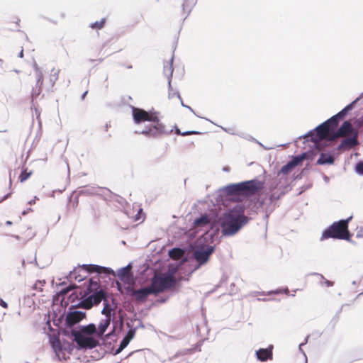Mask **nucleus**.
<instances>
[{
    "mask_svg": "<svg viewBox=\"0 0 363 363\" xmlns=\"http://www.w3.org/2000/svg\"><path fill=\"white\" fill-rule=\"evenodd\" d=\"M334 158L329 154L322 153L317 161L318 164H333Z\"/></svg>",
    "mask_w": 363,
    "mask_h": 363,
    "instance_id": "obj_22",
    "label": "nucleus"
},
{
    "mask_svg": "<svg viewBox=\"0 0 363 363\" xmlns=\"http://www.w3.org/2000/svg\"><path fill=\"white\" fill-rule=\"evenodd\" d=\"M45 281H44V280H43V281H38L35 284V285H34V288H35V289H39L40 291H42V288H41V287H42V286H43L45 285Z\"/></svg>",
    "mask_w": 363,
    "mask_h": 363,
    "instance_id": "obj_35",
    "label": "nucleus"
},
{
    "mask_svg": "<svg viewBox=\"0 0 363 363\" xmlns=\"http://www.w3.org/2000/svg\"><path fill=\"white\" fill-rule=\"evenodd\" d=\"M86 316V313L79 311H71L66 316V324L69 327H72L75 324L80 322Z\"/></svg>",
    "mask_w": 363,
    "mask_h": 363,
    "instance_id": "obj_13",
    "label": "nucleus"
},
{
    "mask_svg": "<svg viewBox=\"0 0 363 363\" xmlns=\"http://www.w3.org/2000/svg\"><path fill=\"white\" fill-rule=\"evenodd\" d=\"M333 118H330L316 128L317 137L319 140H323L328 137L330 130H334L337 127H333Z\"/></svg>",
    "mask_w": 363,
    "mask_h": 363,
    "instance_id": "obj_11",
    "label": "nucleus"
},
{
    "mask_svg": "<svg viewBox=\"0 0 363 363\" xmlns=\"http://www.w3.org/2000/svg\"><path fill=\"white\" fill-rule=\"evenodd\" d=\"M249 219L244 215V209L236 206L223 213L219 218V224L223 235L232 236L244 226Z\"/></svg>",
    "mask_w": 363,
    "mask_h": 363,
    "instance_id": "obj_1",
    "label": "nucleus"
},
{
    "mask_svg": "<svg viewBox=\"0 0 363 363\" xmlns=\"http://www.w3.org/2000/svg\"><path fill=\"white\" fill-rule=\"evenodd\" d=\"M33 172L32 171H28L27 168H23L21 173L18 176V181L21 183H23L26 182L27 179L30 178V177L32 175Z\"/></svg>",
    "mask_w": 363,
    "mask_h": 363,
    "instance_id": "obj_26",
    "label": "nucleus"
},
{
    "mask_svg": "<svg viewBox=\"0 0 363 363\" xmlns=\"http://www.w3.org/2000/svg\"><path fill=\"white\" fill-rule=\"evenodd\" d=\"M52 347L55 349L60 348L61 347V344H60V340L58 339L52 340Z\"/></svg>",
    "mask_w": 363,
    "mask_h": 363,
    "instance_id": "obj_37",
    "label": "nucleus"
},
{
    "mask_svg": "<svg viewBox=\"0 0 363 363\" xmlns=\"http://www.w3.org/2000/svg\"><path fill=\"white\" fill-rule=\"evenodd\" d=\"M78 269H75L70 274L71 278H74L75 279H77V273Z\"/></svg>",
    "mask_w": 363,
    "mask_h": 363,
    "instance_id": "obj_42",
    "label": "nucleus"
},
{
    "mask_svg": "<svg viewBox=\"0 0 363 363\" xmlns=\"http://www.w3.org/2000/svg\"><path fill=\"white\" fill-rule=\"evenodd\" d=\"M106 19L105 18L101 19L99 21H96L94 23H93L90 27L93 29H97V30H99V29H101L102 28H104L105 23H106Z\"/></svg>",
    "mask_w": 363,
    "mask_h": 363,
    "instance_id": "obj_30",
    "label": "nucleus"
},
{
    "mask_svg": "<svg viewBox=\"0 0 363 363\" xmlns=\"http://www.w3.org/2000/svg\"><path fill=\"white\" fill-rule=\"evenodd\" d=\"M209 223V219L206 215L201 216L200 218L196 219L194 222L195 227H200L206 225Z\"/></svg>",
    "mask_w": 363,
    "mask_h": 363,
    "instance_id": "obj_24",
    "label": "nucleus"
},
{
    "mask_svg": "<svg viewBox=\"0 0 363 363\" xmlns=\"http://www.w3.org/2000/svg\"><path fill=\"white\" fill-rule=\"evenodd\" d=\"M150 294H153V292L150 286L140 289H133L130 290V296H132L136 301L140 303L145 302Z\"/></svg>",
    "mask_w": 363,
    "mask_h": 363,
    "instance_id": "obj_12",
    "label": "nucleus"
},
{
    "mask_svg": "<svg viewBox=\"0 0 363 363\" xmlns=\"http://www.w3.org/2000/svg\"><path fill=\"white\" fill-rule=\"evenodd\" d=\"M110 322V317H106V318L101 320L98 327V330L96 331L99 336L104 335L107 328L109 326Z\"/></svg>",
    "mask_w": 363,
    "mask_h": 363,
    "instance_id": "obj_20",
    "label": "nucleus"
},
{
    "mask_svg": "<svg viewBox=\"0 0 363 363\" xmlns=\"http://www.w3.org/2000/svg\"><path fill=\"white\" fill-rule=\"evenodd\" d=\"M11 186L12 179L10 176L8 182L4 186L0 185V203L5 201L12 195L13 191L11 189Z\"/></svg>",
    "mask_w": 363,
    "mask_h": 363,
    "instance_id": "obj_15",
    "label": "nucleus"
},
{
    "mask_svg": "<svg viewBox=\"0 0 363 363\" xmlns=\"http://www.w3.org/2000/svg\"><path fill=\"white\" fill-rule=\"evenodd\" d=\"M242 194L245 195H254L261 191L264 188V182L252 179L241 182Z\"/></svg>",
    "mask_w": 363,
    "mask_h": 363,
    "instance_id": "obj_10",
    "label": "nucleus"
},
{
    "mask_svg": "<svg viewBox=\"0 0 363 363\" xmlns=\"http://www.w3.org/2000/svg\"><path fill=\"white\" fill-rule=\"evenodd\" d=\"M349 135H352V137L343 140L338 150H349L358 145V133L353 128L352 123L347 121L337 130L336 136L346 137Z\"/></svg>",
    "mask_w": 363,
    "mask_h": 363,
    "instance_id": "obj_3",
    "label": "nucleus"
},
{
    "mask_svg": "<svg viewBox=\"0 0 363 363\" xmlns=\"http://www.w3.org/2000/svg\"><path fill=\"white\" fill-rule=\"evenodd\" d=\"M356 170L359 174H363V162L357 163Z\"/></svg>",
    "mask_w": 363,
    "mask_h": 363,
    "instance_id": "obj_36",
    "label": "nucleus"
},
{
    "mask_svg": "<svg viewBox=\"0 0 363 363\" xmlns=\"http://www.w3.org/2000/svg\"><path fill=\"white\" fill-rule=\"evenodd\" d=\"M325 283L326 284V285L328 286H332L333 285V282L330 281H328V280H326L325 281Z\"/></svg>",
    "mask_w": 363,
    "mask_h": 363,
    "instance_id": "obj_43",
    "label": "nucleus"
},
{
    "mask_svg": "<svg viewBox=\"0 0 363 363\" xmlns=\"http://www.w3.org/2000/svg\"><path fill=\"white\" fill-rule=\"evenodd\" d=\"M89 294L90 295L88 297L80 301V307L85 309H90L93 306L98 305L102 300L107 301L106 298V294L103 289H100L99 291L93 292Z\"/></svg>",
    "mask_w": 363,
    "mask_h": 363,
    "instance_id": "obj_6",
    "label": "nucleus"
},
{
    "mask_svg": "<svg viewBox=\"0 0 363 363\" xmlns=\"http://www.w3.org/2000/svg\"><path fill=\"white\" fill-rule=\"evenodd\" d=\"M176 284L175 278L172 274H155L152 278L150 286L153 294L164 291L166 289L173 287Z\"/></svg>",
    "mask_w": 363,
    "mask_h": 363,
    "instance_id": "obj_4",
    "label": "nucleus"
},
{
    "mask_svg": "<svg viewBox=\"0 0 363 363\" xmlns=\"http://www.w3.org/2000/svg\"><path fill=\"white\" fill-rule=\"evenodd\" d=\"M133 118L136 124L144 123L145 121H157L158 113L156 112H148L144 109L133 107Z\"/></svg>",
    "mask_w": 363,
    "mask_h": 363,
    "instance_id": "obj_8",
    "label": "nucleus"
},
{
    "mask_svg": "<svg viewBox=\"0 0 363 363\" xmlns=\"http://www.w3.org/2000/svg\"><path fill=\"white\" fill-rule=\"evenodd\" d=\"M71 335L74 337V340L82 348L92 349L98 345L96 340L94 337L86 336L80 331L72 330Z\"/></svg>",
    "mask_w": 363,
    "mask_h": 363,
    "instance_id": "obj_7",
    "label": "nucleus"
},
{
    "mask_svg": "<svg viewBox=\"0 0 363 363\" xmlns=\"http://www.w3.org/2000/svg\"><path fill=\"white\" fill-rule=\"evenodd\" d=\"M357 238H363V228H360L357 233Z\"/></svg>",
    "mask_w": 363,
    "mask_h": 363,
    "instance_id": "obj_41",
    "label": "nucleus"
},
{
    "mask_svg": "<svg viewBox=\"0 0 363 363\" xmlns=\"http://www.w3.org/2000/svg\"><path fill=\"white\" fill-rule=\"evenodd\" d=\"M142 211H143V210L141 208L138 209V213L135 215V218H134L135 221H138L140 220V214H141Z\"/></svg>",
    "mask_w": 363,
    "mask_h": 363,
    "instance_id": "obj_39",
    "label": "nucleus"
},
{
    "mask_svg": "<svg viewBox=\"0 0 363 363\" xmlns=\"http://www.w3.org/2000/svg\"><path fill=\"white\" fill-rule=\"evenodd\" d=\"M42 84L43 83V76H42V74L40 73L39 74V77H38V82H40Z\"/></svg>",
    "mask_w": 363,
    "mask_h": 363,
    "instance_id": "obj_44",
    "label": "nucleus"
},
{
    "mask_svg": "<svg viewBox=\"0 0 363 363\" xmlns=\"http://www.w3.org/2000/svg\"><path fill=\"white\" fill-rule=\"evenodd\" d=\"M257 357L259 360L264 362L272 359V348L259 349L256 352Z\"/></svg>",
    "mask_w": 363,
    "mask_h": 363,
    "instance_id": "obj_18",
    "label": "nucleus"
},
{
    "mask_svg": "<svg viewBox=\"0 0 363 363\" xmlns=\"http://www.w3.org/2000/svg\"><path fill=\"white\" fill-rule=\"evenodd\" d=\"M131 266L128 265L121 269L118 272V277L119 279L126 284H129L132 281V274L130 273Z\"/></svg>",
    "mask_w": 363,
    "mask_h": 363,
    "instance_id": "obj_16",
    "label": "nucleus"
},
{
    "mask_svg": "<svg viewBox=\"0 0 363 363\" xmlns=\"http://www.w3.org/2000/svg\"><path fill=\"white\" fill-rule=\"evenodd\" d=\"M352 108V104L347 106L345 108H343L341 111H340L337 114L332 116L334 120L333 121V127H337L338 125V120L342 118L345 116L347 111Z\"/></svg>",
    "mask_w": 363,
    "mask_h": 363,
    "instance_id": "obj_19",
    "label": "nucleus"
},
{
    "mask_svg": "<svg viewBox=\"0 0 363 363\" xmlns=\"http://www.w3.org/2000/svg\"><path fill=\"white\" fill-rule=\"evenodd\" d=\"M35 233L33 230L31 228H27L25 229L23 227L21 231V235L18 238L23 240H30L34 236Z\"/></svg>",
    "mask_w": 363,
    "mask_h": 363,
    "instance_id": "obj_23",
    "label": "nucleus"
},
{
    "mask_svg": "<svg viewBox=\"0 0 363 363\" xmlns=\"http://www.w3.org/2000/svg\"><path fill=\"white\" fill-rule=\"evenodd\" d=\"M60 16L61 18H64L65 17V13H60Z\"/></svg>",
    "mask_w": 363,
    "mask_h": 363,
    "instance_id": "obj_48",
    "label": "nucleus"
},
{
    "mask_svg": "<svg viewBox=\"0 0 363 363\" xmlns=\"http://www.w3.org/2000/svg\"><path fill=\"white\" fill-rule=\"evenodd\" d=\"M169 256L174 259H179L184 255V251L180 248H174L169 251Z\"/></svg>",
    "mask_w": 363,
    "mask_h": 363,
    "instance_id": "obj_27",
    "label": "nucleus"
},
{
    "mask_svg": "<svg viewBox=\"0 0 363 363\" xmlns=\"http://www.w3.org/2000/svg\"><path fill=\"white\" fill-rule=\"evenodd\" d=\"M129 341L126 340L125 337L122 340L121 342V344L119 345V347L116 350V354L120 353L125 347H127V345L129 344Z\"/></svg>",
    "mask_w": 363,
    "mask_h": 363,
    "instance_id": "obj_32",
    "label": "nucleus"
},
{
    "mask_svg": "<svg viewBox=\"0 0 363 363\" xmlns=\"http://www.w3.org/2000/svg\"><path fill=\"white\" fill-rule=\"evenodd\" d=\"M80 332L84 335H93L94 333H97L94 324H89L86 326H84Z\"/></svg>",
    "mask_w": 363,
    "mask_h": 363,
    "instance_id": "obj_25",
    "label": "nucleus"
},
{
    "mask_svg": "<svg viewBox=\"0 0 363 363\" xmlns=\"http://www.w3.org/2000/svg\"><path fill=\"white\" fill-rule=\"evenodd\" d=\"M152 123L146 126L141 131V134L148 138H158L167 134L164 125L160 121L159 116L157 117V121H152Z\"/></svg>",
    "mask_w": 363,
    "mask_h": 363,
    "instance_id": "obj_5",
    "label": "nucleus"
},
{
    "mask_svg": "<svg viewBox=\"0 0 363 363\" xmlns=\"http://www.w3.org/2000/svg\"><path fill=\"white\" fill-rule=\"evenodd\" d=\"M135 333V332L134 330H130L128 331L125 338L130 342L134 337Z\"/></svg>",
    "mask_w": 363,
    "mask_h": 363,
    "instance_id": "obj_34",
    "label": "nucleus"
},
{
    "mask_svg": "<svg viewBox=\"0 0 363 363\" xmlns=\"http://www.w3.org/2000/svg\"><path fill=\"white\" fill-rule=\"evenodd\" d=\"M82 280H83V277H80V278L78 279V281H82Z\"/></svg>",
    "mask_w": 363,
    "mask_h": 363,
    "instance_id": "obj_50",
    "label": "nucleus"
},
{
    "mask_svg": "<svg viewBox=\"0 0 363 363\" xmlns=\"http://www.w3.org/2000/svg\"><path fill=\"white\" fill-rule=\"evenodd\" d=\"M101 289L99 278L98 277L90 279L87 285L86 294H91L93 292L99 291Z\"/></svg>",
    "mask_w": 363,
    "mask_h": 363,
    "instance_id": "obj_17",
    "label": "nucleus"
},
{
    "mask_svg": "<svg viewBox=\"0 0 363 363\" xmlns=\"http://www.w3.org/2000/svg\"><path fill=\"white\" fill-rule=\"evenodd\" d=\"M6 224H7V225H11V224H12V223H11V221H6Z\"/></svg>",
    "mask_w": 363,
    "mask_h": 363,
    "instance_id": "obj_49",
    "label": "nucleus"
},
{
    "mask_svg": "<svg viewBox=\"0 0 363 363\" xmlns=\"http://www.w3.org/2000/svg\"><path fill=\"white\" fill-rule=\"evenodd\" d=\"M214 246L207 245L196 249L193 252V256L199 265H203L208 262L211 255L214 252Z\"/></svg>",
    "mask_w": 363,
    "mask_h": 363,
    "instance_id": "obj_9",
    "label": "nucleus"
},
{
    "mask_svg": "<svg viewBox=\"0 0 363 363\" xmlns=\"http://www.w3.org/2000/svg\"><path fill=\"white\" fill-rule=\"evenodd\" d=\"M82 269L90 273L96 272L98 274H114V272L111 269L94 264H84L82 267Z\"/></svg>",
    "mask_w": 363,
    "mask_h": 363,
    "instance_id": "obj_14",
    "label": "nucleus"
},
{
    "mask_svg": "<svg viewBox=\"0 0 363 363\" xmlns=\"http://www.w3.org/2000/svg\"><path fill=\"white\" fill-rule=\"evenodd\" d=\"M168 97L169 99H174L177 101H179L182 104V105L184 106L180 95L177 92L174 91L172 89H169Z\"/></svg>",
    "mask_w": 363,
    "mask_h": 363,
    "instance_id": "obj_29",
    "label": "nucleus"
},
{
    "mask_svg": "<svg viewBox=\"0 0 363 363\" xmlns=\"http://www.w3.org/2000/svg\"><path fill=\"white\" fill-rule=\"evenodd\" d=\"M337 135V132H335V133H333V135H329L328 134V137L326 138L328 139V140L329 141H333L335 140L336 138H340V136H336Z\"/></svg>",
    "mask_w": 363,
    "mask_h": 363,
    "instance_id": "obj_38",
    "label": "nucleus"
},
{
    "mask_svg": "<svg viewBox=\"0 0 363 363\" xmlns=\"http://www.w3.org/2000/svg\"><path fill=\"white\" fill-rule=\"evenodd\" d=\"M294 167L291 166V164H290L289 162H288L286 164L284 165L279 173H282L284 174H288L291 171V169H293Z\"/></svg>",
    "mask_w": 363,
    "mask_h": 363,
    "instance_id": "obj_31",
    "label": "nucleus"
},
{
    "mask_svg": "<svg viewBox=\"0 0 363 363\" xmlns=\"http://www.w3.org/2000/svg\"><path fill=\"white\" fill-rule=\"evenodd\" d=\"M351 217L345 220H340L337 222H334L323 232L321 240L333 238L350 241L351 239V234L348 229V223Z\"/></svg>",
    "mask_w": 363,
    "mask_h": 363,
    "instance_id": "obj_2",
    "label": "nucleus"
},
{
    "mask_svg": "<svg viewBox=\"0 0 363 363\" xmlns=\"http://www.w3.org/2000/svg\"><path fill=\"white\" fill-rule=\"evenodd\" d=\"M69 291V289H64V290L62 291V294H67Z\"/></svg>",
    "mask_w": 363,
    "mask_h": 363,
    "instance_id": "obj_47",
    "label": "nucleus"
},
{
    "mask_svg": "<svg viewBox=\"0 0 363 363\" xmlns=\"http://www.w3.org/2000/svg\"><path fill=\"white\" fill-rule=\"evenodd\" d=\"M302 161V157H296L291 161L289 162L291 166L294 168Z\"/></svg>",
    "mask_w": 363,
    "mask_h": 363,
    "instance_id": "obj_33",
    "label": "nucleus"
},
{
    "mask_svg": "<svg viewBox=\"0 0 363 363\" xmlns=\"http://www.w3.org/2000/svg\"><path fill=\"white\" fill-rule=\"evenodd\" d=\"M227 190H228V192L230 194H234V195L243 194L241 182L229 185L227 187Z\"/></svg>",
    "mask_w": 363,
    "mask_h": 363,
    "instance_id": "obj_21",
    "label": "nucleus"
},
{
    "mask_svg": "<svg viewBox=\"0 0 363 363\" xmlns=\"http://www.w3.org/2000/svg\"><path fill=\"white\" fill-rule=\"evenodd\" d=\"M0 306L4 308H8V304L2 298H0Z\"/></svg>",
    "mask_w": 363,
    "mask_h": 363,
    "instance_id": "obj_40",
    "label": "nucleus"
},
{
    "mask_svg": "<svg viewBox=\"0 0 363 363\" xmlns=\"http://www.w3.org/2000/svg\"><path fill=\"white\" fill-rule=\"evenodd\" d=\"M174 131L177 135H182V136H186V135H199L201 133L200 132L195 131V130L182 132L177 126L174 127Z\"/></svg>",
    "mask_w": 363,
    "mask_h": 363,
    "instance_id": "obj_28",
    "label": "nucleus"
},
{
    "mask_svg": "<svg viewBox=\"0 0 363 363\" xmlns=\"http://www.w3.org/2000/svg\"><path fill=\"white\" fill-rule=\"evenodd\" d=\"M88 93V91H84V93L82 96V99L84 100L85 99V96H86Z\"/></svg>",
    "mask_w": 363,
    "mask_h": 363,
    "instance_id": "obj_46",
    "label": "nucleus"
},
{
    "mask_svg": "<svg viewBox=\"0 0 363 363\" xmlns=\"http://www.w3.org/2000/svg\"><path fill=\"white\" fill-rule=\"evenodd\" d=\"M105 310H106V308H104L102 311V313H105Z\"/></svg>",
    "mask_w": 363,
    "mask_h": 363,
    "instance_id": "obj_51",
    "label": "nucleus"
},
{
    "mask_svg": "<svg viewBox=\"0 0 363 363\" xmlns=\"http://www.w3.org/2000/svg\"><path fill=\"white\" fill-rule=\"evenodd\" d=\"M18 57L21 58L23 57V49H21V52L18 54Z\"/></svg>",
    "mask_w": 363,
    "mask_h": 363,
    "instance_id": "obj_45",
    "label": "nucleus"
}]
</instances>
